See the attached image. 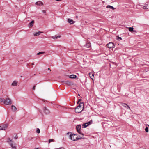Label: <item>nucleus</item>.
<instances>
[{
    "label": "nucleus",
    "instance_id": "4be33fe9",
    "mask_svg": "<svg viewBox=\"0 0 149 149\" xmlns=\"http://www.w3.org/2000/svg\"><path fill=\"white\" fill-rule=\"evenodd\" d=\"M76 77V76L74 74H72L70 75V78H75Z\"/></svg>",
    "mask_w": 149,
    "mask_h": 149
},
{
    "label": "nucleus",
    "instance_id": "39448f33",
    "mask_svg": "<svg viewBox=\"0 0 149 149\" xmlns=\"http://www.w3.org/2000/svg\"><path fill=\"white\" fill-rule=\"evenodd\" d=\"M8 127V125L6 124L2 126H0V130H5Z\"/></svg>",
    "mask_w": 149,
    "mask_h": 149
},
{
    "label": "nucleus",
    "instance_id": "f704fd0d",
    "mask_svg": "<svg viewBox=\"0 0 149 149\" xmlns=\"http://www.w3.org/2000/svg\"><path fill=\"white\" fill-rule=\"evenodd\" d=\"M42 12L43 13H45L46 12V10H43L42 11Z\"/></svg>",
    "mask_w": 149,
    "mask_h": 149
},
{
    "label": "nucleus",
    "instance_id": "a211bd4d",
    "mask_svg": "<svg viewBox=\"0 0 149 149\" xmlns=\"http://www.w3.org/2000/svg\"><path fill=\"white\" fill-rule=\"evenodd\" d=\"M68 23L71 24H72L74 23V22L72 20L69 18L68 19Z\"/></svg>",
    "mask_w": 149,
    "mask_h": 149
},
{
    "label": "nucleus",
    "instance_id": "20e7f679",
    "mask_svg": "<svg viewBox=\"0 0 149 149\" xmlns=\"http://www.w3.org/2000/svg\"><path fill=\"white\" fill-rule=\"evenodd\" d=\"M107 47L109 48H113L114 47V44L111 42H110L107 44Z\"/></svg>",
    "mask_w": 149,
    "mask_h": 149
},
{
    "label": "nucleus",
    "instance_id": "2f4dec72",
    "mask_svg": "<svg viewBox=\"0 0 149 149\" xmlns=\"http://www.w3.org/2000/svg\"><path fill=\"white\" fill-rule=\"evenodd\" d=\"M4 100L2 98H0V102H3Z\"/></svg>",
    "mask_w": 149,
    "mask_h": 149
},
{
    "label": "nucleus",
    "instance_id": "9b49d317",
    "mask_svg": "<svg viewBox=\"0 0 149 149\" xmlns=\"http://www.w3.org/2000/svg\"><path fill=\"white\" fill-rule=\"evenodd\" d=\"M42 33V32L38 31L33 33V34L34 36H38Z\"/></svg>",
    "mask_w": 149,
    "mask_h": 149
},
{
    "label": "nucleus",
    "instance_id": "a19ab883",
    "mask_svg": "<svg viewBox=\"0 0 149 149\" xmlns=\"http://www.w3.org/2000/svg\"><path fill=\"white\" fill-rule=\"evenodd\" d=\"M76 18H78V16H76Z\"/></svg>",
    "mask_w": 149,
    "mask_h": 149
},
{
    "label": "nucleus",
    "instance_id": "0eeeda50",
    "mask_svg": "<svg viewBox=\"0 0 149 149\" xmlns=\"http://www.w3.org/2000/svg\"><path fill=\"white\" fill-rule=\"evenodd\" d=\"M43 111L45 114H49L50 113L49 110L46 107H44L43 108Z\"/></svg>",
    "mask_w": 149,
    "mask_h": 149
},
{
    "label": "nucleus",
    "instance_id": "ea45409f",
    "mask_svg": "<svg viewBox=\"0 0 149 149\" xmlns=\"http://www.w3.org/2000/svg\"><path fill=\"white\" fill-rule=\"evenodd\" d=\"M32 65H34V63H32Z\"/></svg>",
    "mask_w": 149,
    "mask_h": 149
},
{
    "label": "nucleus",
    "instance_id": "58836bf2",
    "mask_svg": "<svg viewBox=\"0 0 149 149\" xmlns=\"http://www.w3.org/2000/svg\"><path fill=\"white\" fill-rule=\"evenodd\" d=\"M56 0V1H61V0Z\"/></svg>",
    "mask_w": 149,
    "mask_h": 149
},
{
    "label": "nucleus",
    "instance_id": "c85d7f7f",
    "mask_svg": "<svg viewBox=\"0 0 149 149\" xmlns=\"http://www.w3.org/2000/svg\"><path fill=\"white\" fill-rule=\"evenodd\" d=\"M78 132V133H79V134H81V135H83V136H84V134L83 133H82L81 132V131L80 130V131H79V132Z\"/></svg>",
    "mask_w": 149,
    "mask_h": 149
},
{
    "label": "nucleus",
    "instance_id": "cd10ccee",
    "mask_svg": "<svg viewBox=\"0 0 149 149\" xmlns=\"http://www.w3.org/2000/svg\"><path fill=\"white\" fill-rule=\"evenodd\" d=\"M145 131L146 132H148V127H146L145 128Z\"/></svg>",
    "mask_w": 149,
    "mask_h": 149
},
{
    "label": "nucleus",
    "instance_id": "e433bc0d",
    "mask_svg": "<svg viewBox=\"0 0 149 149\" xmlns=\"http://www.w3.org/2000/svg\"><path fill=\"white\" fill-rule=\"evenodd\" d=\"M48 70H49V71H51L50 69V68H48Z\"/></svg>",
    "mask_w": 149,
    "mask_h": 149
},
{
    "label": "nucleus",
    "instance_id": "2eb2a0df",
    "mask_svg": "<svg viewBox=\"0 0 149 149\" xmlns=\"http://www.w3.org/2000/svg\"><path fill=\"white\" fill-rule=\"evenodd\" d=\"M34 22V20H32L29 24V27H32L33 25Z\"/></svg>",
    "mask_w": 149,
    "mask_h": 149
},
{
    "label": "nucleus",
    "instance_id": "4c0bfd02",
    "mask_svg": "<svg viewBox=\"0 0 149 149\" xmlns=\"http://www.w3.org/2000/svg\"><path fill=\"white\" fill-rule=\"evenodd\" d=\"M88 124H89V125L90 124V122H88Z\"/></svg>",
    "mask_w": 149,
    "mask_h": 149
},
{
    "label": "nucleus",
    "instance_id": "72a5a7b5",
    "mask_svg": "<svg viewBox=\"0 0 149 149\" xmlns=\"http://www.w3.org/2000/svg\"><path fill=\"white\" fill-rule=\"evenodd\" d=\"M35 87H36V86H33V88H32L33 90H34L35 89Z\"/></svg>",
    "mask_w": 149,
    "mask_h": 149
},
{
    "label": "nucleus",
    "instance_id": "c9c22d12",
    "mask_svg": "<svg viewBox=\"0 0 149 149\" xmlns=\"http://www.w3.org/2000/svg\"><path fill=\"white\" fill-rule=\"evenodd\" d=\"M81 100V99H79L78 102H77V103H79L80 101Z\"/></svg>",
    "mask_w": 149,
    "mask_h": 149
},
{
    "label": "nucleus",
    "instance_id": "a878e982",
    "mask_svg": "<svg viewBox=\"0 0 149 149\" xmlns=\"http://www.w3.org/2000/svg\"><path fill=\"white\" fill-rule=\"evenodd\" d=\"M36 132L38 134H39L40 133V129L38 128L37 129V130H36Z\"/></svg>",
    "mask_w": 149,
    "mask_h": 149
},
{
    "label": "nucleus",
    "instance_id": "4468645a",
    "mask_svg": "<svg viewBox=\"0 0 149 149\" xmlns=\"http://www.w3.org/2000/svg\"><path fill=\"white\" fill-rule=\"evenodd\" d=\"M60 37H61L60 36H57L56 35H55L54 36H51V38H53L54 40H56V39H57L58 38H60Z\"/></svg>",
    "mask_w": 149,
    "mask_h": 149
},
{
    "label": "nucleus",
    "instance_id": "f3484780",
    "mask_svg": "<svg viewBox=\"0 0 149 149\" xmlns=\"http://www.w3.org/2000/svg\"><path fill=\"white\" fill-rule=\"evenodd\" d=\"M17 81H14L12 83L11 85L13 86H16L17 85Z\"/></svg>",
    "mask_w": 149,
    "mask_h": 149
},
{
    "label": "nucleus",
    "instance_id": "393cba45",
    "mask_svg": "<svg viewBox=\"0 0 149 149\" xmlns=\"http://www.w3.org/2000/svg\"><path fill=\"white\" fill-rule=\"evenodd\" d=\"M133 27H129V30L131 32H133Z\"/></svg>",
    "mask_w": 149,
    "mask_h": 149
},
{
    "label": "nucleus",
    "instance_id": "423d86ee",
    "mask_svg": "<svg viewBox=\"0 0 149 149\" xmlns=\"http://www.w3.org/2000/svg\"><path fill=\"white\" fill-rule=\"evenodd\" d=\"M82 110V109H81L80 108H79L77 107L75 109V111L77 113H79L81 112Z\"/></svg>",
    "mask_w": 149,
    "mask_h": 149
},
{
    "label": "nucleus",
    "instance_id": "f03ea898",
    "mask_svg": "<svg viewBox=\"0 0 149 149\" xmlns=\"http://www.w3.org/2000/svg\"><path fill=\"white\" fill-rule=\"evenodd\" d=\"M7 142L12 147V149H16V144H15L13 145V141L12 140H10L9 139H8L7 141Z\"/></svg>",
    "mask_w": 149,
    "mask_h": 149
},
{
    "label": "nucleus",
    "instance_id": "5701e85b",
    "mask_svg": "<svg viewBox=\"0 0 149 149\" xmlns=\"http://www.w3.org/2000/svg\"><path fill=\"white\" fill-rule=\"evenodd\" d=\"M85 46L87 48H89L91 46V44L89 43H87L85 45Z\"/></svg>",
    "mask_w": 149,
    "mask_h": 149
},
{
    "label": "nucleus",
    "instance_id": "412c9836",
    "mask_svg": "<svg viewBox=\"0 0 149 149\" xmlns=\"http://www.w3.org/2000/svg\"><path fill=\"white\" fill-rule=\"evenodd\" d=\"M107 8H111V9H112L113 10H114L115 9V8H114L113 6H111L110 5H108L107 6Z\"/></svg>",
    "mask_w": 149,
    "mask_h": 149
},
{
    "label": "nucleus",
    "instance_id": "dca6fc26",
    "mask_svg": "<svg viewBox=\"0 0 149 149\" xmlns=\"http://www.w3.org/2000/svg\"><path fill=\"white\" fill-rule=\"evenodd\" d=\"M76 129L77 131L79 132V131H80L81 129V125H78L76 126Z\"/></svg>",
    "mask_w": 149,
    "mask_h": 149
},
{
    "label": "nucleus",
    "instance_id": "9d476101",
    "mask_svg": "<svg viewBox=\"0 0 149 149\" xmlns=\"http://www.w3.org/2000/svg\"><path fill=\"white\" fill-rule=\"evenodd\" d=\"M121 104L125 108H126L127 109H130V107L126 104L125 103H121Z\"/></svg>",
    "mask_w": 149,
    "mask_h": 149
},
{
    "label": "nucleus",
    "instance_id": "1a4fd4ad",
    "mask_svg": "<svg viewBox=\"0 0 149 149\" xmlns=\"http://www.w3.org/2000/svg\"><path fill=\"white\" fill-rule=\"evenodd\" d=\"M63 82L64 83L68 85H71L72 84V82L70 81H64Z\"/></svg>",
    "mask_w": 149,
    "mask_h": 149
},
{
    "label": "nucleus",
    "instance_id": "473e14b6",
    "mask_svg": "<svg viewBox=\"0 0 149 149\" xmlns=\"http://www.w3.org/2000/svg\"><path fill=\"white\" fill-rule=\"evenodd\" d=\"M18 137L17 135H16L14 137V139H17L18 138Z\"/></svg>",
    "mask_w": 149,
    "mask_h": 149
},
{
    "label": "nucleus",
    "instance_id": "7ed1b4c3",
    "mask_svg": "<svg viewBox=\"0 0 149 149\" xmlns=\"http://www.w3.org/2000/svg\"><path fill=\"white\" fill-rule=\"evenodd\" d=\"M3 103L6 105H10L12 104V102L10 99L9 98H7L4 100Z\"/></svg>",
    "mask_w": 149,
    "mask_h": 149
},
{
    "label": "nucleus",
    "instance_id": "f257e3e1",
    "mask_svg": "<svg viewBox=\"0 0 149 149\" xmlns=\"http://www.w3.org/2000/svg\"><path fill=\"white\" fill-rule=\"evenodd\" d=\"M70 134L69 136V138L73 141H75L79 140L81 138H78V137H75L74 136L75 134H72V133H68L67 134Z\"/></svg>",
    "mask_w": 149,
    "mask_h": 149
},
{
    "label": "nucleus",
    "instance_id": "6ab92c4d",
    "mask_svg": "<svg viewBox=\"0 0 149 149\" xmlns=\"http://www.w3.org/2000/svg\"><path fill=\"white\" fill-rule=\"evenodd\" d=\"M88 125L89 124L88 123H85V124H83L82 125V127L84 128H86Z\"/></svg>",
    "mask_w": 149,
    "mask_h": 149
},
{
    "label": "nucleus",
    "instance_id": "bb28decb",
    "mask_svg": "<svg viewBox=\"0 0 149 149\" xmlns=\"http://www.w3.org/2000/svg\"><path fill=\"white\" fill-rule=\"evenodd\" d=\"M44 52H39L38 53H37V54L38 55H39L40 54H44Z\"/></svg>",
    "mask_w": 149,
    "mask_h": 149
},
{
    "label": "nucleus",
    "instance_id": "f8f14e48",
    "mask_svg": "<svg viewBox=\"0 0 149 149\" xmlns=\"http://www.w3.org/2000/svg\"><path fill=\"white\" fill-rule=\"evenodd\" d=\"M36 4L39 6H42L43 5V4L42 2L41 1H38L36 2Z\"/></svg>",
    "mask_w": 149,
    "mask_h": 149
},
{
    "label": "nucleus",
    "instance_id": "ddd939ff",
    "mask_svg": "<svg viewBox=\"0 0 149 149\" xmlns=\"http://www.w3.org/2000/svg\"><path fill=\"white\" fill-rule=\"evenodd\" d=\"M11 109L13 111L15 112L16 111L17 108L15 106L12 105L11 106Z\"/></svg>",
    "mask_w": 149,
    "mask_h": 149
},
{
    "label": "nucleus",
    "instance_id": "7c9ffc66",
    "mask_svg": "<svg viewBox=\"0 0 149 149\" xmlns=\"http://www.w3.org/2000/svg\"><path fill=\"white\" fill-rule=\"evenodd\" d=\"M53 141V139H49V143H50L51 142H52Z\"/></svg>",
    "mask_w": 149,
    "mask_h": 149
},
{
    "label": "nucleus",
    "instance_id": "aec40b11",
    "mask_svg": "<svg viewBox=\"0 0 149 149\" xmlns=\"http://www.w3.org/2000/svg\"><path fill=\"white\" fill-rule=\"evenodd\" d=\"M89 75L90 78L93 80L94 76V74L91 73H89Z\"/></svg>",
    "mask_w": 149,
    "mask_h": 149
},
{
    "label": "nucleus",
    "instance_id": "b1692460",
    "mask_svg": "<svg viewBox=\"0 0 149 149\" xmlns=\"http://www.w3.org/2000/svg\"><path fill=\"white\" fill-rule=\"evenodd\" d=\"M148 6V4H146L145 6H143V8L144 9H148V8H147Z\"/></svg>",
    "mask_w": 149,
    "mask_h": 149
},
{
    "label": "nucleus",
    "instance_id": "c756f323",
    "mask_svg": "<svg viewBox=\"0 0 149 149\" xmlns=\"http://www.w3.org/2000/svg\"><path fill=\"white\" fill-rule=\"evenodd\" d=\"M117 40H122V38H121V37H119L118 36L117 37Z\"/></svg>",
    "mask_w": 149,
    "mask_h": 149
},
{
    "label": "nucleus",
    "instance_id": "6e6552de",
    "mask_svg": "<svg viewBox=\"0 0 149 149\" xmlns=\"http://www.w3.org/2000/svg\"><path fill=\"white\" fill-rule=\"evenodd\" d=\"M84 105L83 102H80L79 105L77 106V107H79V108H80L81 109H82L83 110L84 108Z\"/></svg>",
    "mask_w": 149,
    "mask_h": 149
}]
</instances>
